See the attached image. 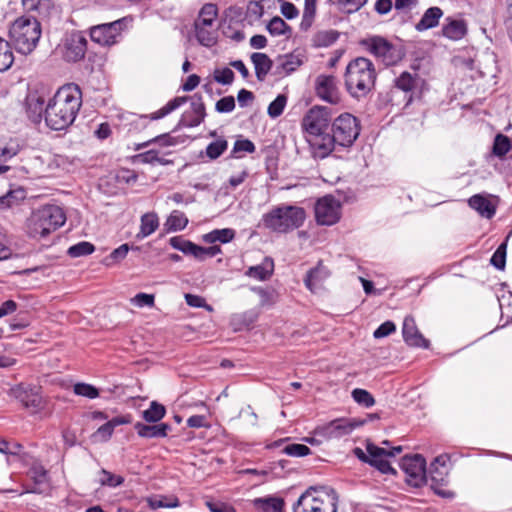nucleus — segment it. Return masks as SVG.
<instances>
[{
	"mask_svg": "<svg viewBox=\"0 0 512 512\" xmlns=\"http://www.w3.org/2000/svg\"><path fill=\"white\" fill-rule=\"evenodd\" d=\"M82 106V90L75 83H68L57 89L45 107L46 125L55 131L71 126Z\"/></svg>",
	"mask_w": 512,
	"mask_h": 512,
	"instance_id": "1",
	"label": "nucleus"
},
{
	"mask_svg": "<svg viewBox=\"0 0 512 512\" xmlns=\"http://www.w3.org/2000/svg\"><path fill=\"white\" fill-rule=\"evenodd\" d=\"M376 79L375 65L366 57H356L346 66L344 83L347 92L353 98L366 97L374 89Z\"/></svg>",
	"mask_w": 512,
	"mask_h": 512,
	"instance_id": "2",
	"label": "nucleus"
},
{
	"mask_svg": "<svg viewBox=\"0 0 512 512\" xmlns=\"http://www.w3.org/2000/svg\"><path fill=\"white\" fill-rule=\"evenodd\" d=\"M330 109L324 106H313L304 115L301 127L312 150L314 158H321L323 143L331 127Z\"/></svg>",
	"mask_w": 512,
	"mask_h": 512,
	"instance_id": "3",
	"label": "nucleus"
},
{
	"mask_svg": "<svg viewBox=\"0 0 512 512\" xmlns=\"http://www.w3.org/2000/svg\"><path fill=\"white\" fill-rule=\"evenodd\" d=\"M359 120L350 113H342L331 124L329 134L323 143L320 159L328 157L333 151L351 147L360 134Z\"/></svg>",
	"mask_w": 512,
	"mask_h": 512,
	"instance_id": "4",
	"label": "nucleus"
},
{
	"mask_svg": "<svg viewBox=\"0 0 512 512\" xmlns=\"http://www.w3.org/2000/svg\"><path fill=\"white\" fill-rule=\"evenodd\" d=\"M305 209L294 205H281L274 207L262 217L265 228L276 233H288L304 224Z\"/></svg>",
	"mask_w": 512,
	"mask_h": 512,
	"instance_id": "5",
	"label": "nucleus"
},
{
	"mask_svg": "<svg viewBox=\"0 0 512 512\" xmlns=\"http://www.w3.org/2000/svg\"><path fill=\"white\" fill-rule=\"evenodd\" d=\"M339 496L331 487H309L293 506V512H337Z\"/></svg>",
	"mask_w": 512,
	"mask_h": 512,
	"instance_id": "6",
	"label": "nucleus"
},
{
	"mask_svg": "<svg viewBox=\"0 0 512 512\" xmlns=\"http://www.w3.org/2000/svg\"><path fill=\"white\" fill-rule=\"evenodd\" d=\"M65 221V214L59 206L46 205L32 213L27 221V232L32 238H45Z\"/></svg>",
	"mask_w": 512,
	"mask_h": 512,
	"instance_id": "7",
	"label": "nucleus"
},
{
	"mask_svg": "<svg viewBox=\"0 0 512 512\" xmlns=\"http://www.w3.org/2000/svg\"><path fill=\"white\" fill-rule=\"evenodd\" d=\"M9 35L15 49L27 55L37 46L41 37V24L37 18L19 17L11 25Z\"/></svg>",
	"mask_w": 512,
	"mask_h": 512,
	"instance_id": "8",
	"label": "nucleus"
},
{
	"mask_svg": "<svg viewBox=\"0 0 512 512\" xmlns=\"http://www.w3.org/2000/svg\"><path fill=\"white\" fill-rule=\"evenodd\" d=\"M178 142L176 138L172 137L169 133H164L161 135H158L146 142L137 144L134 148L135 151L141 150L143 148L149 147L151 145H154L155 147L136 154L132 157L133 163L137 164H149L152 166L155 165H170L173 164L172 160H169L166 158L167 155L170 154V152L163 151L162 149L165 147H170L176 145Z\"/></svg>",
	"mask_w": 512,
	"mask_h": 512,
	"instance_id": "9",
	"label": "nucleus"
},
{
	"mask_svg": "<svg viewBox=\"0 0 512 512\" xmlns=\"http://www.w3.org/2000/svg\"><path fill=\"white\" fill-rule=\"evenodd\" d=\"M359 44L385 66L396 65L405 56L402 46L392 43L383 36H369L361 39Z\"/></svg>",
	"mask_w": 512,
	"mask_h": 512,
	"instance_id": "10",
	"label": "nucleus"
},
{
	"mask_svg": "<svg viewBox=\"0 0 512 512\" xmlns=\"http://www.w3.org/2000/svg\"><path fill=\"white\" fill-rule=\"evenodd\" d=\"M8 394L32 413H37L44 408L45 402L41 394V387L39 386L19 383L11 387Z\"/></svg>",
	"mask_w": 512,
	"mask_h": 512,
	"instance_id": "11",
	"label": "nucleus"
},
{
	"mask_svg": "<svg viewBox=\"0 0 512 512\" xmlns=\"http://www.w3.org/2000/svg\"><path fill=\"white\" fill-rule=\"evenodd\" d=\"M126 27V19L95 25L90 28L91 40L102 45L111 46L118 42L122 31Z\"/></svg>",
	"mask_w": 512,
	"mask_h": 512,
	"instance_id": "12",
	"label": "nucleus"
},
{
	"mask_svg": "<svg viewBox=\"0 0 512 512\" xmlns=\"http://www.w3.org/2000/svg\"><path fill=\"white\" fill-rule=\"evenodd\" d=\"M340 204L331 195L320 198L315 204V219L319 225L330 226L340 219Z\"/></svg>",
	"mask_w": 512,
	"mask_h": 512,
	"instance_id": "13",
	"label": "nucleus"
},
{
	"mask_svg": "<svg viewBox=\"0 0 512 512\" xmlns=\"http://www.w3.org/2000/svg\"><path fill=\"white\" fill-rule=\"evenodd\" d=\"M188 100V97L182 96V97H175L174 99L170 100L165 106H163L161 109L157 110L156 112L151 113L150 115H140V116H133L131 121L129 122V129L128 132H139L147 127V119L150 120H158L172 111L176 110L180 106H182L184 103H186Z\"/></svg>",
	"mask_w": 512,
	"mask_h": 512,
	"instance_id": "14",
	"label": "nucleus"
},
{
	"mask_svg": "<svg viewBox=\"0 0 512 512\" xmlns=\"http://www.w3.org/2000/svg\"><path fill=\"white\" fill-rule=\"evenodd\" d=\"M362 422L352 421L346 418H338L316 429V434L325 439H339L349 435Z\"/></svg>",
	"mask_w": 512,
	"mask_h": 512,
	"instance_id": "15",
	"label": "nucleus"
},
{
	"mask_svg": "<svg viewBox=\"0 0 512 512\" xmlns=\"http://www.w3.org/2000/svg\"><path fill=\"white\" fill-rule=\"evenodd\" d=\"M47 93L44 90H31L28 92L24 108L27 117L34 124L41 122L43 116L45 117V107L47 104Z\"/></svg>",
	"mask_w": 512,
	"mask_h": 512,
	"instance_id": "16",
	"label": "nucleus"
},
{
	"mask_svg": "<svg viewBox=\"0 0 512 512\" xmlns=\"http://www.w3.org/2000/svg\"><path fill=\"white\" fill-rule=\"evenodd\" d=\"M190 101V108L182 114L176 129L181 127H196L203 122L206 116V110L202 96L194 94L190 98Z\"/></svg>",
	"mask_w": 512,
	"mask_h": 512,
	"instance_id": "17",
	"label": "nucleus"
},
{
	"mask_svg": "<svg viewBox=\"0 0 512 512\" xmlns=\"http://www.w3.org/2000/svg\"><path fill=\"white\" fill-rule=\"evenodd\" d=\"M401 468L411 479L409 482L419 486L426 480V461L419 455L404 456L400 463Z\"/></svg>",
	"mask_w": 512,
	"mask_h": 512,
	"instance_id": "18",
	"label": "nucleus"
},
{
	"mask_svg": "<svg viewBox=\"0 0 512 512\" xmlns=\"http://www.w3.org/2000/svg\"><path fill=\"white\" fill-rule=\"evenodd\" d=\"M316 95L330 104L340 102L341 96L337 86V79L332 75H319L315 80Z\"/></svg>",
	"mask_w": 512,
	"mask_h": 512,
	"instance_id": "19",
	"label": "nucleus"
},
{
	"mask_svg": "<svg viewBox=\"0 0 512 512\" xmlns=\"http://www.w3.org/2000/svg\"><path fill=\"white\" fill-rule=\"evenodd\" d=\"M23 9L32 15V18L48 20L57 12L55 0H21Z\"/></svg>",
	"mask_w": 512,
	"mask_h": 512,
	"instance_id": "20",
	"label": "nucleus"
},
{
	"mask_svg": "<svg viewBox=\"0 0 512 512\" xmlns=\"http://www.w3.org/2000/svg\"><path fill=\"white\" fill-rule=\"evenodd\" d=\"M402 335L404 341L413 347L429 348L430 342L418 330L415 319L408 315L404 318Z\"/></svg>",
	"mask_w": 512,
	"mask_h": 512,
	"instance_id": "21",
	"label": "nucleus"
},
{
	"mask_svg": "<svg viewBox=\"0 0 512 512\" xmlns=\"http://www.w3.org/2000/svg\"><path fill=\"white\" fill-rule=\"evenodd\" d=\"M420 81L421 78L417 73L412 74L404 71L394 79L393 89L404 92V100L406 105H409L413 100L414 92Z\"/></svg>",
	"mask_w": 512,
	"mask_h": 512,
	"instance_id": "22",
	"label": "nucleus"
},
{
	"mask_svg": "<svg viewBox=\"0 0 512 512\" xmlns=\"http://www.w3.org/2000/svg\"><path fill=\"white\" fill-rule=\"evenodd\" d=\"M65 48V59L69 62H78L86 54L87 40L80 33H74L67 39Z\"/></svg>",
	"mask_w": 512,
	"mask_h": 512,
	"instance_id": "23",
	"label": "nucleus"
},
{
	"mask_svg": "<svg viewBox=\"0 0 512 512\" xmlns=\"http://www.w3.org/2000/svg\"><path fill=\"white\" fill-rule=\"evenodd\" d=\"M330 276L329 269L319 261L316 267L310 269L304 279L305 286L311 291L316 292L320 289L326 279Z\"/></svg>",
	"mask_w": 512,
	"mask_h": 512,
	"instance_id": "24",
	"label": "nucleus"
},
{
	"mask_svg": "<svg viewBox=\"0 0 512 512\" xmlns=\"http://www.w3.org/2000/svg\"><path fill=\"white\" fill-rule=\"evenodd\" d=\"M367 453L371 456L370 464L376 467L380 472L384 474H395L396 471L392 468L389 461L385 459L387 450L378 447L374 444L368 443L366 446Z\"/></svg>",
	"mask_w": 512,
	"mask_h": 512,
	"instance_id": "25",
	"label": "nucleus"
},
{
	"mask_svg": "<svg viewBox=\"0 0 512 512\" xmlns=\"http://www.w3.org/2000/svg\"><path fill=\"white\" fill-rule=\"evenodd\" d=\"M134 429L142 438H164L167 436L171 427L166 423L148 425L142 422H137L134 425Z\"/></svg>",
	"mask_w": 512,
	"mask_h": 512,
	"instance_id": "26",
	"label": "nucleus"
},
{
	"mask_svg": "<svg viewBox=\"0 0 512 512\" xmlns=\"http://www.w3.org/2000/svg\"><path fill=\"white\" fill-rule=\"evenodd\" d=\"M469 206L477 211L482 217L491 219L496 213V205L484 195L475 194L468 200Z\"/></svg>",
	"mask_w": 512,
	"mask_h": 512,
	"instance_id": "27",
	"label": "nucleus"
},
{
	"mask_svg": "<svg viewBox=\"0 0 512 512\" xmlns=\"http://www.w3.org/2000/svg\"><path fill=\"white\" fill-rule=\"evenodd\" d=\"M251 61L254 65L256 78L258 81L263 82L273 67V61L267 54L260 52L253 53Z\"/></svg>",
	"mask_w": 512,
	"mask_h": 512,
	"instance_id": "28",
	"label": "nucleus"
},
{
	"mask_svg": "<svg viewBox=\"0 0 512 512\" xmlns=\"http://www.w3.org/2000/svg\"><path fill=\"white\" fill-rule=\"evenodd\" d=\"M129 422L130 420L125 416L114 417L111 420L107 421L102 426H100L97 429V431L93 434V437L98 441L106 442L111 438L114 429L117 426L128 424Z\"/></svg>",
	"mask_w": 512,
	"mask_h": 512,
	"instance_id": "29",
	"label": "nucleus"
},
{
	"mask_svg": "<svg viewBox=\"0 0 512 512\" xmlns=\"http://www.w3.org/2000/svg\"><path fill=\"white\" fill-rule=\"evenodd\" d=\"M303 64L302 59L294 54L284 55L279 58V64L276 67L275 74L280 77L288 76L296 71Z\"/></svg>",
	"mask_w": 512,
	"mask_h": 512,
	"instance_id": "30",
	"label": "nucleus"
},
{
	"mask_svg": "<svg viewBox=\"0 0 512 512\" xmlns=\"http://www.w3.org/2000/svg\"><path fill=\"white\" fill-rule=\"evenodd\" d=\"M447 23L442 26V35L451 40L461 39L467 31L463 20L447 18Z\"/></svg>",
	"mask_w": 512,
	"mask_h": 512,
	"instance_id": "31",
	"label": "nucleus"
},
{
	"mask_svg": "<svg viewBox=\"0 0 512 512\" xmlns=\"http://www.w3.org/2000/svg\"><path fill=\"white\" fill-rule=\"evenodd\" d=\"M442 16L443 11L439 7H430L425 11L421 20L415 25V28L418 31H425L434 28L438 25Z\"/></svg>",
	"mask_w": 512,
	"mask_h": 512,
	"instance_id": "32",
	"label": "nucleus"
},
{
	"mask_svg": "<svg viewBox=\"0 0 512 512\" xmlns=\"http://www.w3.org/2000/svg\"><path fill=\"white\" fill-rule=\"evenodd\" d=\"M339 38V32L336 30H322L316 32L312 37V45L316 48L329 47Z\"/></svg>",
	"mask_w": 512,
	"mask_h": 512,
	"instance_id": "33",
	"label": "nucleus"
},
{
	"mask_svg": "<svg viewBox=\"0 0 512 512\" xmlns=\"http://www.w3.org/2000/svg\"><path fill=\"white\" fill-rule=\"evenodd\" d=\"M274 270V263L271 259H266L262 264L251 266L248 271L247 275L264 281L270 278Z\"/></svg>",
	"mask_w": 512,
	"mask_h": 512,
	"instance_id": "34",
	"label": "nucleus"
},
{
	"mask_svg": "<svg viewBox=\"0 0 512 512\" xmlns=\"http://www.w3.org/2000/svg\"><path fill=\"white\" fill-rule=\"evenodd\" d=\"M235 238V230L231 228L215 229L203 236L206 243L213 244L215 242L228 243Z\"/></svg>",
	"mask_w": 512,
	"mask_h": 512,
	"instance_id": "35",
	"label": "nucleus"
},
{
	"mask_svg": "<svg viewBox=\"0 0 512 512\" xmlns=\"http://www.w3.org/2000/svg\"><path fill=\"white\" fill-rule=\"evenodd\" d=\"M170 245L184 254L193 255L198 259V252H201V246H198L192 243L189 240H185L180 236L172 237L170 240Z\"/></svg>",
	"mask_w": 512,
	"mask_h": 512,
	"instance_id": "36",
	"label": "nucleus"
},
{
	"mask_svg": "<svg viewBox=\"0 0 512 512\" xmlns=\"http://www.w3.org/2000/svg\"><path fill=\"white\" fill-rule=\"evenodd\" d=\"M198 42L206 47H212L217 42V30L214 27H195Z\"/></svg>",
	"mask_w": 512,
	"mask_h": 512,
	"instance_id": "37",
	"label": "nucleus"
},
{
	"mask_svg": "<svg viewBox=\"0 0 512 512\" xmlns=\"http://www.w3.org/2000/svg\"><path fill=\"white\" fill-rule=\"evenodd\" d=\"M14 62V54L10 43L0 37V72L8 70Z\"/></svg>",
	"mask_w": 512,
	"mask_h": 512,
	"instance_id": "38",
	"label": "nucleus"
},
{
	"mask_svg": "<svg viewBox=\"0 0 512 512\" xmlns=\"http://www.w3.org/2000/svg\"><path fill=\"white\" fill-rule=\"evenodd\" d=\"M159 226L158 217L154 213H146L141 217V226L138 237H147L154 233Z\"/></svg>",
	"mask_w": 512,
	"mask_h": 512,
	"instance_id": "39",
	"label": "nucleus"
},
{
	"mask_svg": "<svg viewBox=\"0 0 512 512\" xmlns=\"http://www.w3.org/2000/svg\"><path fill=\"white\" fill-rule=\"evenodd\" d=\"M165 413H166L165 407L162 404H160L156 401H153V402H151L150 407L143 411L142 415H143V419L146 422L156 423V422L160 421L165 416Z\"/></svg>",
	"mask_w": 512,
	"mask_h": 512,
	"instance_id": "40",
	"label": "nucleus"
},
{
	"mask_svg": "<svg viewBox=\"0 0 512 512\" xmlns=\"http://www.w3.org/2000/svg\"><path fill=\"white\" fill-rule=\"evenodd\" d=\"M188 224V218L181 211L174 210L167 219L166 225L170 230H183Z\"/></svg>",
	"mask_w": 512,
	"mask_h": 512,
	"instance_id": "41",
	"label": "nucleus"
},
{
	"mask_svg": "<svg viewBox=\"0 0 512 512\" xmlns=\"http://www.w3.org/2000/svg\"><path fill=\"white\" fill-rule=\"evenodd\" d=\"M28 476L35 483L41 485L48 482V471L40 463H33L28 470Z\"/></svg>",
	"mask_w": 512,
	"mask_h": 512,
	"instance_id": "42",
	"label": "nucleus"
},
{
	"mask_svg": "<svg viewBox=\"0 0 512 512\" xmlns=\"http://www.w3.org/2000/svg\"><path fill=\"white\" fill-rule=\"evenodd\" d=\"M257 504H261L263 509L272 512H283L285 502L279 497L258 498L255 500Z\"/></svg>",
	"mask_w": 512,
	"mask_h": 512,
	"instance_id": "43",
	"label": "nucleus"
},
{
	"mask_svg": "<svg viewBox=\"0 0 512 512\" xmlns=\"http://www.w3.org/2000/svg\"><path fill=\"white\" fill-rule=\"evenodd\" d=\"M316 13V0H305L302 21L300 27L302 30H308L313 22Z\"/></svg>",
	"mask_w": 512,
	"mask_h": 512,
	"instance_id": "44",
	"label": "nucleus"
},
{
	"mask_svg": "<svg viewBox=\"0 0 512 512\" xmlns=\"http://www.w3.org/2000/svg\"><path fill=\"white\" fill-rule=\"evenodd\" d=\"M99 474V483L101 486L115 488L124 483V478L121 475L113 474L106 469H101Z\"/></svg>",
	"mask_w": 512,
	"mask_h": 512,
	"instance_id": "45",
	"label": "nucleus"
},
{
	"mask_svg": "<svg viewBox=\"0 0 512 512\" xmlns=\"http://www.w3.org/2000/svg\"><path fill=\"white\" fill-rule=\"evenodd\" d=\"M267 30L273 36L285 35L291 32L290 26L280 17H273L267 25Z\"/></svg>",
	"mask_w": 512,
	"mask_h": 512,
	"instance_id": "46",
	"label": "nucleus"
},
{
	"mask_svg": "<svg viewBox=\"0 0 512 512\" xmlns=\"http://www.w3.org/2000/svg\"><path fill=\"white\" fill-rule=\"evenodd\" d=\"M228 142L224 138H219L214 142H211L206 147V155L211 160H215L220 157L227 149Z\"/></svg>",
	"mask_w": 512,
	"mask_h": 512,
	"instance_id": "47",
	"label": "nucleus"
},
{
	"mask_svg": "<svg viewBox=\"0 0 512 512\" xmlns=\"http://www.w3.org/2000/svg\"><path fill=\"white\" fill-rule=\"evenodd\" d=\"M23 198L24 191L22 189L9 190L5 195L0 196V211L12 207Z\"/></svg>",
	"mask_w": 512,
	"mask_h": 512,
	"instance_id": "48",
	"label": "nucleus"
},
{
	"mask_svg": "<svg viewBox=\"0 0 512 512\" xmlns=\"http://www.w3.org/2000/svg\"><path fill=\"white\" fill-rule=\"evenodd\" d=\"M510 149H511L510 139L503 134H498L494 139L493 150H492L493 154L498 157H503L509 152Z\"/></svg>",
	"mask_w": 512,
	"mask_h": 512,
	"instance_id": "49",
	"label": "nucleus"
},
{
	"mask_svg": "<svg viewBox=\"0 0 512 512\" xmlns=\"http://www.w3.org/2000/svg\"><path fill=\"white\" fill-rule=\"evenodd\" d=\"M351 395L356 403L366 408L372 407L375 404L373 395L365 389L355 388Z\"/></svg>",
	"mask_w": 512,
	"mask_h": 512,
	"instance_id": "50",
	"label": "nucleus"
},
{
	"mask_svg": "<svg viewBox=\"0 0 512 512\" xmlns=\"http://www.w3.org/2000/svg\"><path fill=\"white\" fill-rule=\"evenodd\" d=\"M95 251V247L92 243L87 241L79 242L68 249V255L76 258L81 256L90 255Z\"/></svg>",
	"mask_w": 512,
	"mask_h": 512,
	"instance_id": "51",
	"label": "nucleus"
},
{
	"mask_svg": "<svg viewBox=\"0 0 512 512\" xmlns=\"http://www.w3.org/2000/svg\"><path fill=\"white\" fill-rule=\"evenodd\" d=\"M73 392L78 396L89 399H95L99 396V390L95 386L83 382L76 383L73 386Z\"/></svg>",
	"mask_w": 512,
	"mask_h": 512,
	"instance_id": "52",
	"label": "nucleus"
},
{
	"mask_svg": "<svg viewBox=\"0 0 512 512\" xmlns=\"http://www.w3.org/2000/svg\"><path fill=\"white\" fill-rule=\"evenodd\" d=\"M332 4L338 5L347 13H354L360 10L368 0H328Z\"/></svg>",
	"mask_w": 512,
	"mask_h": 512,
	"instance_id": "53",
	"label": "nucleus"
},
{
	"mask_svg": "<svg viewBox=\"0 0 512 512\" xmlns=\"http://www.w3.org/2000/svg\"><path fill=\"white\" fill-rule=\"evenodd\" d=\"M287 97L283 94H279L268 106L267 113L272 118L279 117L286 106Z\"/></svg>",
	"mask_w": 512,
	"mask_h": 512,
	"instance_id": "54",
	"label": "nucleus"
},
{
	"mask_svg": "<svg viewBox=\"0 0 512 512\" xmlns=\"http://www.w3.org/2000/svg\"><path fill=\"white\" fill-rule=\"evenodd\" d=\"M506 250L507 243H501L496 251L493 253L490 263L498 270H503L506 265Z\"/></svg>",
	"mask_w": 512,
	"mask_h": 512,
	"instance_id": "55",
	"label": "nucleus"
},
{
	"mask_svg": "<svg viewBox=\"0 0 512 512\" xmlns=\"http://www.w3.org/2000/svg\"><path fill=\"white\" fill-rule=\"evenodd\" d=\"M253 291L259 295L261 306H270L277 301L278 294L272 288H253Z\"/></svg>",
	"mask_w": 512,
	"mask_h": 512,
	"instance_id": "56",
	"label": "nucleus"
},
{
	"mask_svg": "<svg viewBox=\"0 0 512 512\" xmlns=\"http://www.w3.org/2000/svg\"><path fill=\"white\" fill-rule=\"evenodd\" d=\"M283 452L289 456L303 457L309 455L311 453V450L308 446L304 444L292 443L286 445L283 448Z\"/></svg>",
	"mask_w": 512,
	"mask_h": 512,
	"instance_id": "57",
	"label": "nucleus"
},
{
	"mask_svg": "<svg viewBox=\"0 0 512 512\" xmlns=\"http://www.w3.org/2000/svg\"><path fill=\"white\" fill-rule=\"evenodd\" d=\"M260 1H250L247 10L246 17L251 21H258L264 14V7Z\"/></svg>",
	"mask_w": 512,
	"mask_h": 512,
	"instance_id": "58",
	"label": "nucleus"
},
{
	"mask_svg": "<svg viewBox=\"0 0 512 512\" xmlns=\"http://www.w3.org/2000/svg\"><path fill=\"white\" fill-rule=\"evenodd\" d=\"M131 303L137 307H153L155 304V296L153 294L138 293L132 299Z\"/></svg>",
	"mask_w": 512,
	"mask_h": 512,
	"instance_id": "59",
	"label": "nucleus"
},
{
	"mask_svg": "<svg viewBox=\"0 0 512 512\" xmlns=\"http://www.w3.org/2000/svg\"><path fill=\"white\" fill-rule=\"evenodd\" d=\"M129 251L128 244H122L118 248L114 249L109 256L106 257L105 261L107 265L119 262L124 259Z\"/></svg>",
	"mask_w": 512,
	"mask_h": 512,
	"instance_id": "60",
	"label": "nucleus"
},
{
	"mask_svg": "<svg viewBox=\"0 0 512 512\" xmlns=\"http://www.w3.org/2000/svg\"><path fill=\"white\" fill-rule=\"evenodd\" d=\"M235 109V99L233 96H225L219 99L215 104V110L219 113H230Z\"/></svg>",
	"mask_w": 512,
	"mask_h": 512,
	"instance_id": "61",
	"label": "nucleus"
},
{
	"mask_svg": "<svg viewBox=\"0 0 512 512\" xmlns=\"http://www.w3.org/2000/svg\"><path fill=\"white\" fill-rule=\"evenodd\" d=\"M234 77V72L227 67L216 70L214 73L215 81L223 85H230L234 81Z\"/></svg>",
	"mask_w": 512,
	"mask_h": 512,
	"instance_id": "62",
	"label": "nucleus"
},
{
	"mask_svg": "<svg viewBox=\"0 0 512 512\" xmlns=\"http://www.w3.org/2000/svg\"><path fill=\"white\" fill-rule=\"evenodd\" d=\"M396 326L392 321H385L373 333L374 338L380 339L394 333Z\"/></svg>",
	"mask_w": 512,
	"mask_h": 512,
	"instance_id": "63",
	"label": "nucleus"
},
{
	"mask_svg": "<svg viewBox=\"0 0 512 512\" xmlns=\"http://www.w3.org/2000/svg\"><path fill=\"white\" fill-rule=\"evenodd\" d=\"M256 150V147L252 141L249 139H239L236 140L233 146V153H239V152H247V153H254Z\"/></svg>",
	"mask_w": 512,
	"mask_h": 512,
	"instance_id": "64",
	"label": "nucleus"
}]
</instances>
